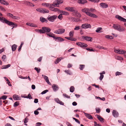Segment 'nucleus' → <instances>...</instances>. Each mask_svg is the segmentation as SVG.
<instances>
[{"instance_id": "393cba45", "label": "nucleus", "mask_w": 126, "mask_h": 126, "mask_svg": "<svg viewBox=\"0 0 126 126\" xmlns=\"http://www.w3.org/2000/svg\"><path fill=\"white\" fill-rule=\"evenodd\" d=\"M26 24L33 27H37L36 25L32 23H27Z\"/></svg>"}, {"instance_id": "9b49d317", "label": "nucleus", "mask_w": 126, "mask_h": 126, "mask_svg": "<svg viewBox=\"0 0 126 126\" xmlns=\"http://www.w3.org/2000/svg\"><path fill=\"white\" fill-rule=\"evenodd\" d=\"M115 17L121 21L124 22H126V19L118 15L115 16Z\"/></svg>"}, {"instance_id": "0e129e2a", "label": "nucleus", "mask_w": 126, "mask_h": 126, "mask_svg": "<svg viewBox=\"0 0 126 126\" xmlns=\"http://www.w3.org/2000/svg\"><path fill=\"white\" fill-rule=\"evenodd\" d=\"M79 26H76L74 28V30H79Z\"/></svg>"}, {"instance_id": "f3484780", "label": "nucleus", "mask_w": 126, "mask_h": 126, "mask_svg": "<svg viewBox=\"0 0 126 126\" xmlns=\"http://www.w3.org/2000/svg\"><path fill=\"white\" fill-rule=\"evenodd\" d=\"M87 2V0H78L77 1V2L80 4H84Z\"/></svg>"}, {"instance_id": "774afa93", "label": "nucleus", "mask_w": 126, "mask_h": 126, "mask_svg": "<svg viewBox=\"0 0 126 126\" xmlns=\"http://www.w3.org/2000/svg\"><path fill=\"white\" fill-rule=\"evenodd\" d=\"M52 4H51L49 3V5L48 7H49L50 8V9H52L53 7L52 6Z\"/></svg>"}, {"instance_id": "dca6fc26", "label": "nucleus", "mask_w": 126, "mask_h": 126, "mask_svg": "<svg viewBox=\"0 0 126 126\" xmlns=\"http://www.w3.org/2000/svg\"><path fill=\"white\" fill-rule=\"evenodd\" d=\"M42 77H44V79L45 80L46 82L49 85L51 84V83L49 81L48 78L47 76L43 75H42Z\"/></svg>"}, {"instance_id": "2f4dec72", "label": "nucleus", "mask_w": 126, "mask_h": 126, "mask_svg": "<svg viewBox=\"0 0 126 126\" xmlns=\"http://www.w3.org/2000/svg\"><path fill=\"white\" fill-rule=\"evenodd\" d=\"M17 46L16 44L13 45L12 47V49L13 51H15L16 48Z\"/></svg>"}, {"instance_id": "c85d7f7f", "label": "nucleus", "mask_w": 126, "mask_h": 126, "mask_svg": "<svg viewBox=\"0 0 126 126\" xmlns=\"http://www.w3.org/2000/svg\"><path fill=\"white\" fill-rule=\"evenodd\" d=\"M55 1L57 2V4L58 5L61 4L63 2V0H56Z\"/></svg>"}, {"instance_id": "09e8293b", "label": "nucleus", "mask_w": 126, "mask_h": 126, "mask_svg": "<svg viewBox=\"0 0 126 126\" xmlns=\"http://www.w3.org/2000/svg\"><path fill=\"white\" fill-rule=\"evenodd\" d=\"M12 18L15 19H18L20 18L17 16H14L12 17Z\"/></svg>"}, {"instance_id": "ddd939ff", "label": "nucleus", "mask_w": 126, "mask_h": 126, "mask_svg": "<svg viewBox=\"0 0 126 126\" xmlns=\"http://www.w3.org/2000/svg\"><path fill=\"white\" fill-rule=\"evenodd\" d=\"M7 25L11 26H14L13 28H16L17 26V24L10 21H9Z\"/></svg>"}, {"instance_id": "680f3d73", "label": "nucleus", "mask_w": 126, "mask_h": 126, "mask_svg": "<svg viewBox=\"0 0 126 126\" xmlns=\"http://www.w3.org/2000/svg\"><path fill=\"white\" fill-rule=\"evenodd\" d=\"M48 91V90H46L43 91L41 93V94H45Z\"/></svg>"}, {"instance_id": "cd10ccee", "label": "nucleus", "mask_w": 126, "mask_h": 126, "mask_svg": "<svg viewBox=\"0 0 126 126\" xmlns=\"http://www.w3.org/2000/svg\"><path fill=\"white\" fill-rule=\"evenodd\" d=\"M47 34L49 37H53L54 39V37H55L54 36L55 35L51 32H50L49 33H47Z\"/></svg>"}, {"instance_id": "423d86ee", "label": "nucleus", "mask_w": 126, "mask_h": 126, "mask_svg": "<svg viewBox=\"0 0 126 126\" xmlns=\"http://www.w3.org/2000/svg\"><path fill=\"white\" fill-rule=\"evenodd\" d=\"M114 51L116 53L121 54H125L126 52L125 51L122 49L116 50L115 49Z\"/></svg>"}, {"instance_id": "39448f33", "label": "nucleus", "mask_w": 126, "mask_h": 126, "mask_svg": "<svg viewBox=\"0 0 126 126\" xmlns=\"http://www.w3.org/2000/svg\"><path fill=\"white\" fill-rule=\"evenodd\" d=\"M81 38L83 40L89 41H91L93 40L92 38L88 36H81Z\"/></svg>"}, {"instance_id": "a18cd8bd", "label": "nucleus", "mask_w": 126, "mask_h": 126, "mask_svg": "<svg viewBox=\"0 0 126 126\" xmlns=\"http://www.w3.org/2000/svg\"><path fill=\"white\" fill-rule=\"evenodd\" d=\"M28 119L27 117H26L24 119V123H25V125L26 126L27 125V124L26 123L28 122Z\"/></svg>"}, {"instance_id": "4c0bfd02", "label": "nucleus", "mask_w": 126, "mask_h": 126, "mask_svg": "<svg viewBox=\"0 0 126 126\" xmlns=\"http://www.w3.org/2000/svg\"><path fill=\"white\" fill-rule=\"evenodd\" d=\"M79 66V68L80 70H83L85 67V65L83 64H80Z\"/></svg>"}, {"instance_id": "aec40b11", "label": "nucleus", "mask_w": 126, "mask_h": 126, "mask_svg": "<svg viewBox=\"0 0 126 126\" xmlns=\"http://www.w3.org/2000/svg\"><path fill=\"white\" fill-rule=\"evenodd\" d=\"M54 37V39L57 40H58V42H61L63 41L64 40V39L59 37L55 36Z\"/></svg>"}, {"instance_id": "6e6d98bb", "label": "nucleus", "mask_w": 126, "mask_h": 126, "mask_svg": "<svg viewBox=\"0 0 126 126\" xmlns=\"http://www.w3.org/2000/svg\"><path fill=\"white\" fill-rule=\"evenodd\" d=\"M56 2V1H55L53 3V4H52V6L53 7H56V6H58V5L57 4V3H55V2Z\"/></svg>"}, {"instance_id": "13d9d810", "label": "nucleus", "mask_w": 126, "mask_h": 126, "mask_svg": "<svg viewBox=\"0 0 126 126\" xmlns=\"http://www.w3.org/2000/svg\"><path fill=\"white\" fill-rule=\"evenodd\" d=\"M95 110L97 113H99L100 111V109L99 108H96L95 109Z\"/></svg>"}, {"instance_id": "0eeeda50", "label": "nucleus", "mask_w": 126, "mask_h": 126, "mask_svg": "<svg viewBox=\"0 0 126 126\" xmlns=\"http://www.w3.org/2000/svg\"><path fill=\"white\" fill-rule=\"evenodd\" d=\"M68 19L73 22H77L81 21L80 19L72 17H69Z\"/></svg>"}, {"instance_id": "412c9836", "label": "nucleus", "mask_w": 126, "mask_h": 126, "mask_svg": "<svg viewBox=\"0 0 126 126\" xmlns=\"http://www.w3.org/2000/svg\"><path fill=\"white\" fill-rule=\"evenodd\" d=\"M100 5L103 8H106L108 6V5L106 3H101Z\"/></svg>"}, {"instance_id": "79ce46f5", "label": "nucleus", "mask_w": 126, "mask_h": 126, "mask_svg": "<svg viewBox=\"0 0 126 126\" xmlns=\"http://www.w3.org/2000/svg\"><path fill=\"white\" fill-rule=\"evenodd\" d=\"M74 32L73 31H70L69 33V36L70 37H73V36Z\"/></svg>"}, {"instance_id": "3c124183", "label": "nucleus", "mask_w": 126, "mask_h": 126, "mask_svg": "<svg viewBox=\"0 0 126 126\" xmlns=\"http://www.w3.org/2000/svg\"><path fill=\"white\" fill-rule=\"evenodd\" d=\"M61 59H60V58H58L55 61V63L56 64H57L60 61H61Z\"/></svg>"}, {"instance_id": "20e7f679", "label": "nucleus", "mask_w": 126, "mask_h": 126, "mask_svg": "<svg viewBox=\"0 0 126 126\" xmlns=\"http://www.w3.org/2000/svg\"><path fill=\"white\" fill-rule=\"evenodd\" d=\"M57 16L56 15H54L52 16H48L47 19L50 21L53 22L57 18Z\"/></svg>"}, {"instance_id": "69168bd1", "label": "nucleus", "mask_w": 126, "mask_h": 126, "mask_svg": "<svg viewBox=\"0 0 126 126\" xmlns=\"http://www.w3.org/2000/svg\"><path fill=\"white\" fill-rule=\"evenodd\" d=\"M7 16H8L11 17L13 16V15L12 14L10 13L7 14Z\"/></svg>"}, {"instance_id": "c756f323", "label": "nucleus", "mask_w": 126, "mask_h": 126, "mask_svg": "<svg viewBox=\"0 0 126 126\" xmlns=\"http://www.w3.org/2000/svg\"><path fill=\"white\" fill-rule=\"evenodd\" d=\"M65 38H66L68 40H70L71 41H75L76 40V39H75L74 38H72V37H65Z\"/></svg>"}, {"instance_id": "f8f14e48", "label": "nucleus", "mask_w": 126, "mask_h": 126, "mask_svg": "<svg viewBox=\"0 0 126 126\" xmlns=\"http://www.w3.org/2000/svg\"><path fill=\"white\" fill-rule=\"evenodd\" d=\"M0 21L3 23H5L7 24L9 21L7 20L6 19L3 17H1Z\"/></svg>"}, {"instance_id": "864d4df0", "label": "nucleus", "mask_w": 126, "mask_h": 126, "mask_svg": "<svg viewBox=\"0 0 126 126\" xmlns=\"http://www.w3.org/2000/svg\"><path fill=\"white\" fill-rule=\"evenodd\" d=\"M105 37L108 39H113V37L111 36H110L109 35H106Z\"/></svg>"}, {"instance_id": "5701e85b", "label": "nucleus", "mask_w": 126, "mask_h": 126, "mask_svg": "<svg viewBox=\"0 0 126 126\" xmlns=\"http://www.w3.org/2000/svg\"><path fill=\"white\" fill-rule=\"evenodd\" d=\"M11 65L10 64H8L7 65H3L2 66L1 69H6L8 68L9 67H10Z\"/></svg>"}, {"instance_id": "b1692460", "label": "nucleus", "mask_w": 126, "mask_h": 126, "mask_svg": "<svg viewBox=\"0 0 126 126\" xmlns=\"http://www.w3.org/2000/svg\"><path fill=\"white\" fill-rule=\"evenodd\" d=\"M40 20L41 22H48V21L47 20V19L44 18L42 16L41 17H40Z\"/></svg>"}, {"instance_id": "6ab92c4d", "label": "nucleus", "mask_w": 126, "mask_h": 126, "mask_svg": "<svg viewBox=\"0 0 126 126\" xmlns=\"http://www.w3.org/2000/svg\"><path fill=\"white\" fill-rule=\"evenodd\" d=\"M13 97L14 99L16 100H20V97L17 95L16 94H14L13 96Z\"/></svg>"}, {"instance_id": "bf43d9fd", "label": "nucleus", "mask_w": 126, "mask_h": 126, "mask_svg": "<svg viewBox=\"0 0 126 126\" xmlns=\"http://www.w3.org/2000/svg\"><path fill=\"white\" fill-rule=\"evenodd\" d=\"M116 59L118 60H123V58L120 56H118L117 57Z\"/></svg>"}, {"instance_id": "49530a36", "label": "nucleus", "mask_w": 126, "mask_h": 126, "mask_svg": "<svg viewBox=\"0 0 126 126\" xmlns=\"http://www.w3.org/2000/svg\"><path fill=\"white\" fill-rule=\"evenodd\" d=\"M19 101L16 102L14 104V107H16L19 105Z\"/></svg>"}, {"instance_id": "e433bc0d", "label": "nucleus", "mask_w": 126, "mask_h": 126, "mask_svg": "<svg viewBox=\"0 0 126 126\" xmlns=\"http://www.w3.org/2000/svg\"><path fill=\"white\" fill-rule=\"evenodd\" d=\"M64 72L67 74L71 75L72 74V73L70 70H65Z\"/></svg>"}, {"instance_id": "c9c22d12", "label": "nucleus", "mask_w": 126, "mask_h": 126, "mask_svg": "<svg viewBox=\"0 0 126 126\" xmlns=\"http://www.w3.org/2000/svg\"><path fill=\"white\" fill-rule=\"evenodd\" d=\"M49 10L47 9L43 8L42 13H46L49 12Z\"/></svg>"}, {"instance_id": "5fc2aeb1", "label": "nucleus", "mask_w": 126, "mask_h": 126, "mask_svg": "<svg viewBox=\"0 0 126 126\" xmlns=\"http://www.w3.org/2000/svg\"><path fill=\"white\" fill-rule=\"evenodd\" d=\"M100 76L99 77V79L100 80H102L104 77V75L102 74V73H100Z\"/></svg>"}, {"instance_id": "052dcab7", "label": "nucleus", "mask_w": 126, "mask_h": 126, "mask_svg": "<svg viewBox=\"0 0 126 126\" xmlns=\"http://www.w3.org/2000/svg\"><path fill=\"white\" fill-rule=\"evenodd\" d=\"M63 95L64 97H66V98H70V96H69L68 95H67L65 94H63Z\"/></svg>"}, {"instance_id": "58836bf2", "label": "nucleus", "mask_w": 126, "mask_h": 126, "mask_svg": "<svg viewBox=\"0 0 126 126\" xmlns=\"http://www.w3.org/2000/svg\"><path fill=\"white\" fill-rule=\"evenodd\" d=\"M51 10L52 11H57L60 10L54 7H53L52 9H51Z\"/></svg>"}, {"instance_id": "ea45409f", "label": "nucleus", "mask_w": 126, "mask_h": 126, "mask_svg": "<svg viewBox=\"0 0 126 126\" xmlns=\"http://www.w3.org/2000/svg\"><path fill=\"white\" fill-rule=\"evenodd\" d=\"M75 88L73 86H71L70 88V92L72 93L74 90Z\"/></svg>"}, {"instance_id": "f704fd0d", "label": "nucleus", "mask_w": 126, "mask_h": 126, "mask_svg": "<svg viewBox=\"0 0 126 126\" xmlns=\"http://www.w3.org/2000/svg\"><path fill=\"white\" fill-rule=\"evenodd\" d=\"M89 12L90 13H93L94 12H95L96 11V10L94 9H93V8H89Z\"/></svg>"}, {"instance_id": "a211bd4d", "label": "nucleus", "mask_w": 126, "mask_h": 126, "mask_svg": "<svg viewBox=\"0 0 126 126\" xmlns=\"http://www.w3.org/2000/svg\"><path fill=\"white\" fill-rule=\"evenodd\" d=\"M60 13L62 15H64L66 16H68L69 15V13L68 12L63 11V10H59Z\"/></svg>"}, {"instance_id": "2eb2a0df", "label": "nucleus", "mask_w": 126, "mask_h": 126, "mask_svg": "<svg viewBox=\"0 0 126 126\" xmlns=\"http://www.w3.org/2000/svg\"><path fill=\"white\" fill-rule=\"evenodd\" d=\"M112 114L115 117H118L119 115L118 112L114 110H113Z\"/></svg>"}, {"instance_id": "bb28decb", "label": "nucleus", "mask_w": 126, "mask_h": 126, "mask_svg": "<svg viewBox=\"0 0 126 126\" xmlns=\"http://www.w3.org/2000/svg\"><path fill=\"white\" fill-rule=\"evenodd\" d=\"M74 13L77 17H81V15L78 12L77 10H76Z\"/></svg>"}, {"instance_id": "9d476101", "label": "nucleus", "mask_w": 126, "mask_h": 126, "mask_svg": "<svg viewBox=\"0 0 126 126\" xmlns=\"http://www.w3.org/2000/svg\"><path fill=\"white\" fill-rule=\"evenodd\" d=\"M65 9L71 12H75L76 10L74 7H67L65 8Z\"/></svg>"}, {"instance_id": "4be33fe9", "label": "nucleus", "mask_w": 126, "mask_h": 126, "mask_svg": "<svg viewBox=\"0 0 126 126\" xmlns=\"http://www.w3.org/2000/svg\"><path fill=\"white\" fill-rule=\"evenodd\" d=\"M0 2L3 4L7 5H9V3L4 0H0Z\"/></svg>"}, {"instance_id": "de8ad7c7", "label": "nucleus", "mask_w": 126, "mask_h": 126, "mask_svg": "<svg viewBox=\"0 0 126 126\" xmlns=\"http://www.w3.org/2000/svg\"><path fill=\"white\" fill-rule=\"evenodd\" d=\"M34 69L35 70L37 71L38 73H39L40 72L41 69L39 68H38L35 67Z\"/></svg>"}, {"instance_id": "72a5a7b5", "label": "nucleus", "mask_w": 126, "mask_h": 126, "mask_svg": "<svg viewBox=\"0 0 126 126\" xmlns=\"http://www.w3.org/2000/svg\"><path fill=\"white\" fill-rule=\"evenodd\" d=\"M102 29L101 27H98L97 28L96 30H95V31L96 32L99 33L101 32H102L101 31H100L102 30Z\"/></svg>"}, {"instance_id": "a19ab883", "label": "nucleus", "mask_w": 126, "mask_h": 126, "mask_svg": "<svg viewBox=\"0 0 126 126\" xmlns=\"http://www.w3.org/2000/svg\"><path fill=\"white\" fill-rule=\"evenodd\" d=\"M25 98H28L30 99H32V97L31 96V95L29 94L27 96H26L24 97Z\"/></svg>"}, {"instance_id": "c03bdc74", "label": "nucleus", "mask_w": 126, "mask_h": 126, "mask_svg": "<svg viewBox=\"0 0 126 126\" xmlns=\"http://www.w3.org/2000/svg\"><path fill=\"white\" fill-rule=\"evenodd\" d=\"M43 8H37L36 9V10L37 11L39 12H40L42 13Z\"/></svg>"}, {"instance_id": "473e14b6", "label": "nucleus", "mask_w": 126, "mask_h": 126, "mask_svg": "<svg viewBox=\"0 0 126 126\" xmlns=\"http://www.w3.org/2000/svg\"><path fill=\"white\" fill-rule=\"evenodd\" d=\"M60 34H62L64 33L65 31V30L63 29H58Z\"/></svg>"}, {"instance_id": "37998d69", "label": "nucleus", "mask_w": 126, "mask_h": 126, "mask_svg": "<svg viewBox=\"0 0 126 126\" xmlns=\"http://www.w3.org/2000/svg\"><path fill=\"white\" fill-rule=\"evenodd\" d=\"M7 97V96L6 95H3L0 98V99L1 100V99H2L3 100H5L6 99Z\"/></svg>"}, {"instance_id": "f257e3e1", "label": "nucleus", "mask_w": 126, "mask_h": 126, "mask_svg": "<svg viewBox=\"0 0 126 126\" xmlns=\"http://www.w3.org/2000/svg\"><path fill=\"white\" fill-rule=\"evenodd\" d=\"M89 8H85L81 10L82 12L85 13L86 15L94 18H97V17L98 16L95 14L92 13H90L89 12Z\"/></svg>"}, {"instance_id": "6e6552de", "label": "nucleus", "mask_w": 126, "mask_h": 126, "mask_svg": "<svg viewBox=\"0 0 126 126\" xmlns=\"http://www.w3.org/2000/svg\"><path fill=\"white\" fill-rule=\"evenodd\" d=\"M81 27L83 29H86L88 28H90L91 27V26L90 24L85 23L82 24L81 25Z\"/></svg>"}, {"instance_id": "4d7b16f0", "label": "nucleus", "mask_w": 126, "mask_h": 126, "mask_svg": "<svg viewBox=\"0 0 126 126\" xmlns=\"http://www.w3.org/2000/svg\"><path fill=\"white\" fill-rule=\"evenodd\" d=\"M123 73L121 72L117 71L115 73V75L116 76L118 75H121Z\"/></svg>"}, {"instance_id": "a878e982", "label": "nucleus", "mask_w": 126, "mask_h": 126, "mask_svg": "<svg viewBox=\"0 0 126 126\" xmlns=\"http://www.w3.org/2000/svg\"><path fill=\"white\" fill-rule=\"evenodd\" d=\"M85 115L89 119H92L93 118L92 116L90 114L87 113H84Z\"/></svg>"}, {"instance_id": "603ef678", "label": "nucleus", "mask_w": 126, "mask_h": 126, "mask_svg": "<svg viewBox=\"0 0 126 126\" xmlns=\"http://www.w3.org/2000/svg\"><path fill=\"white\" fill-rule=\"evenodd\" d=\"M58 19H60V20H61L62 18H63V16H62V14H61L59 15L58 16Z\"/></svg>"}, {"instance_id": "4468645a", "label": "nucleus", "mask_w": 126, "mask_h": 126, "mask_svg": "<svg viewBox=\"0 0 126 126\" xmlns=\"http://www.w3.org/2000/svg\"><path fill=\"white\" fill-rule=\"evenodd\" d=\"M52 88L54 92H56L58 90L59 88L58 86L55 84H53L52 86Z\"/></svg>"}, {"instance_id": "338daca9", "label": "nucleus", "mask_w": 126, "mask_h": 126, "mask_svg": "<svg viewBox=\"0 0 126 126\" xmlns=\"http://www.w3.org/2000/svg\"><path fill=\"white\" fill-rule=\"evenodd\" d=\"M42 123L40 122H38L36 123V126H40L42 125Z\"/></svg>"}, {"instance_id": "1a4fd4ad", "label": "nucleus", "mask_w": 126, "mask_h": 126, "mask_svg": "<svg viewBox=\"0 0 126 126\" xmlns=\"http://www.w3.org/2000/svg\"><path fill=\"white\" fill-rule=\"evenodd\" d=\"M76 44L78 46L82 47H86L88 46L86 44L81 42H77L76 43Z\"/></svg>"}, {"instance_id": "f03ea898", "label": "nucleus", "mask_w": 126, "mask_h": 126, "mask_svg": "<svg viewBox=\"0 0 126 126\" xmlns=\"http://www.w3.org/2000/svg\"><path fill=\"white\" fill-rule=\"evenodd\" d=\"M37 32L40 33H44L46 32L48 33L51 31V29L49 27H43L41 29L37 30Z\"/></svg>"}, {"instance_id": "7c9ffc66", "label": "nucleus", "mask_w": 126, "mask_h": 126, "mask_svg": "<svg viewBox=\"0 0 126 126\" xmlns=\"http://www.w3.org/2000/svg\"><path fill=\"white\" fill-rule=\"evenodd\" d=\"M97 117L98 119L101 122L103 123L104 122V119L101 117L100 116L98 115H97Z\"/></svg>"}, {"instance_id": "e2e57ef3", "label": "nucleus", "mask_w": 126, "mask_h": 126, "mask_svg": "<svg viewBox=\"0 0 126 126\" xmlns=\"http://www.w3.org/2000/svg\"><path fill=\"white\" fill-rule=\"evenodd\" d=\"M6 55H3V56L2 57V59L3 60V61H5V59H6Z\"/></svg>"}, {"instance_id": "7ed1b4c3", "label": "nucleus", "mask_w": 126, "mask_h": 126, "mask_svg": "<svg viewBox=\"0 0 126 126\" xmlns=\"http://www.w3.org/2000/svg\"><path fill=\"white\" fill-rule=\"evenodd\" d=\"M113 27L114 29L120 32H123L125 30L124 28L118 24H113Z\"/></svg>"}, {"instance_id": "8fccbe9b", "label": "nucleus", "mask_w": 126, "mask_h": 126, "mask_svg": "<svg viewBox=\"0 0 126 126\" xmlns=\"http://www.w3.org/2000/svg\"><path fill=\"white\" fill-rule=\"evenodd\" d=\"M49 5V3H44L42 4V5L43 6H46L47 7H48Z\"/></svg>"}]
</instances>
